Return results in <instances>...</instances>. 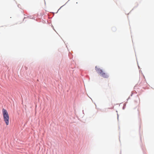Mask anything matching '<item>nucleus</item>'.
Masks as SVG:
<instances>
[{"mask_svg": "<svg viewBox=\"0 0 154 154\" xmlns=\"http://www.w3.org/2000/svg\"><path fill=\"white\" fill-rule=\"evenodd\" d=\"M95 69L97 72L100 74L104 78H107L108 77V75L106 73L103 72L102 69L98 68L97 66L95 67Z\"/></svg>", "mask_w": 154, "mask_h": 154, "instance_id": "2", "label": "nucleus"}, {"mask_svg": "<svg viewBox=\"0 0 154 154\" xmlns=\"http://www.w3.org/2000/svg\"><path fill=\"white\" fill-rule=\"evenodd\" d=\"M2 112L4 121L6 125H8L9 124V117L8 112L7 110L4 109H2Z\"/></svg>", "mask_w": 154, "mask_h": 154, "instance_id": "1", "label": "nucleus"}]
</instances>
